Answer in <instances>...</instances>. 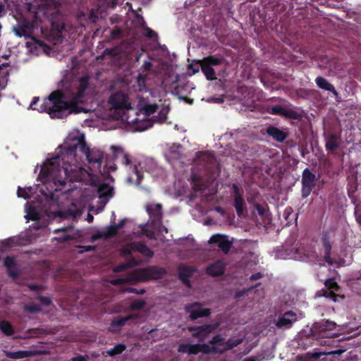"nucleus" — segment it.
I'll list each match as a JSON object with an SVG mask.
<instances>
[{
  "mask_svg": "<svg viewBox=\"0 0 361 361\" xmlns=\"http://www.w3.org/2000/svg\"><path fill=\"white\" fill-rule=\"evenodd\" d=\"M61 149L64 151L61 153L63 166H61L59 156L51 160H48L47 165L42 167V173L47 180H51L55 185H65L66 180L71 181H81L82 176L87 171L73 165L77 161L76 152L79 150L85 156L90 168L95 172L102 173V164L104 159V153L97 148L90 149L87 145L85 136L81 135L73 138L71 143L65 142Z\"/></svg>",
  "mask_w": 361,
  "mask_h": 361,
  "instance_id": "nucleus-1",
  "label": "nucleus"
},
{
  "mask_svg": "<svg viewBox=\"0 0 361 361\" xmlns=\"http://www.w3.org/2000/svg\"><path fill=\"white\" fill-rule=\"evenodd\" d=\"M87 86V78H80L78 91L69 101L65 100V94L59 90L51 92L49 96V101L52 102V107L49 109L50 117L63 118L71 114L87 113V111L78 104Z\"/></svg>",
  "mask_w": 361,
  "mask_h": 361,
  "instance_id": "nucleus-2",
  "label": "nucleus"
},
{
  "mask_svg": "<svg viewBox=\"0 0 361 361\" xmlns=\"http://www.w3.org/2000/svg\"><path fill=\"white\" fill-rule=\"evenodd\" d=\"M112 151L113 159L118 162L121 163L125 166L129 167V175L128 181L130 183H135L136 185L140 186L143 179V173L138 169V166L141 169V163L136 164L130 159V156L126 153L121 147L112 145L111 147Z\"/></svg>",
  "mask_w": 361,
  "mask_h": 361,
  "instance_id": "nucleus-3",
  "label": "nucleus"
},
{
  "mask_svg": "<svg viewBox=\"0 0 361 361\" xmlns=\"http://www.w3.org/2000/svg\"><path fill=\"white\" fill-rule=\"evenodd\" d=\"M336 326L334 322L322 319L314 323L310 331L313 338L320 341V345H329L331 342V338L338 336Z\"/></svg>",
  "mask_w": 361,
  "mask_h": 361,
  "instance_id": "nucleus-4",
  "label": "nucleus"
},
{
  "mask_svg": "<svg viewBox=\"0 0 361 361\" xmlns=\"http://www.w3.org/2000/svg\"><path fill=\"white\" fill-rule=\"evenodd\" d=\"M224 59L223 56H216L215 55H210L204 57L202 59L198 61V63L201 68V71L208 80H216V72L214 66H220L223 63Z\"/></svg>",
  "mask_w": 361,
  "mask_h": 361,
  "instance_id": "nucleus-5",
  "label": "nucleus"
},
{
  "mask_svg": "<svg viewBox=\"0 0 361 361\" xmlns=\"http://www.w3.org/2000/svg\"><path fill=\"white\" fill-rule=\"evenodd\" d=\"M51 28L47 34H45L42 30V33L48 41L52 42L54 44L59 42L62 37V31L64 29V23L62 17L59 13H56L50 19Z\"/></svg>",
  "mask_w": 361,
  "mask_h": 361,
  "instance_id": "nucleus-6",
  "label": "nucleus"
},
{
  "mask_svg": "<svg viewBox=\"0 0 361 361\" xmlns=\"http://www.w3.org/2000/svg\"><path fill=\"white\" fill-rule=\"evenodd\" d=\"M108 102L116 111H125L132 109L128 94L123 90L113 92L109 97Z\"/></svg>",
  "mask_w": 361,
  "mask_h": 361,
  "instance_id": "nucleus-7",
  "label": "nucleus"
},
{
  "mask_svg": "<svg viewBox=\"0 0 361 361\" xmlns=\"http://www.w3.org/2000/svg\"><path fill=\"white\" fill-rule=\"evenodd\" d=\"M166 274V269L157 266H149L144 269H137L135 276L140 281L160 279Z\"/></svg>",
  "mask_w": 361,
  "mask_h": 361,
  "instance_id": "nucleus-8",
  "label": "nucleus"
},
{
  "mask_svg": "<svg viewBox=\"0 0 361 361\" xmlns=\"http://www.w3.org/2000/svg\"><path fill=\"white\" fill-rule=\"evenodd\" d=\"M317 178L308 168L303 170L302 174L301 195L303 199L307 198L316 185Z\"/></svg>",
  "mask_w": 361,
  "mask_h": 361,
  "instance_id": "nucleus-9",
  "label": "nucleus"
},
{
  "mask_svg": "<svg viewBox=\"0 0 361 361\" xmlns=\"http://www.w3.org/2000/svg\"><path fill=\"white\" fill-rule=\"evenodd\" d=\"M185 311L189 314V318L192 321L209 317L212 312L211 309L204 308L203 305L198 302L187 304L185 306Z\"/></svg>",
  "mask_w": 361,
  "mask_h": 361,
  "instance_id": "nucleus-10",
  "label": "nucleus"
},
{
  "mask_svg": "<svg viewBox=\"0 0 361 361\" xmlns=\"http://www.w3.org/2000/svg\"><path fill=\"white\" fill-rule=\"evenodd\" d=\"M232 190L233 195V205L235 209L237 215L239 217H241L246 209V204L243 198V191L235 183L233 184Z\"/></svg>",
  "mask_w": 361,
  "mask_h": 361,
  "instance_id": "nucleus-11",
  "label": "nucleus"
},
{
  "mask_svg": "<svg viewBox=\"0 0 361 361\" xmlns=\"http://www.w3.org/2000/svg\"><path fill=\"white\" fill-rule=\"evenodd\" d=\"M215 329L216 326L213 324H204L202 326L188 327L189 331L192 332V337L198 338L200 341H203Z\"/></svg>",
  "mask_w": 361,
  "mask_h": 361,
  "instance_id": "nucleus-12",
  "label": "nucleus"
},
{
  "mask_svg": "<svg viewBox=\"0 0 361 361\" xmlns=\"http://www.w3.org/2000/svg\"><path fill=\"white\" fill-rule=\"evenodd\" d=\"M268 112L272 115H279L290 119L298 120L301 118V115L298 112L281 105L269 107Z\"/></svg>",
  "mask_w": 361,
  "mask_h": 361,
  "instance_id": "nucleus-13",
  "label": "nucleus"
},
{
  "mask_svg": "<svg viewBox=\"0 0 361 361\" xmlns=\"http://www.w3.org/2000/svg\"><path fill=\"white\" fill-rule=\"evenodd\" d=\"M298 320V316L295 312L290 310L286 312L281 317H279L276 326L279 329H290L294 322Z\"/></svg>",
  "mask_w": 361,
  "mask_h": 361,
  "instance_id": "nucleus-14",
  "label": "nucleus"
},
{
  "mask_svg": "<svg viewBox=\"0 0 361 361\" xmlns=\"http://www.w3.org/2000/svg\"><path fill=\"white\" fill-rule=\"evenodd\" d=\"M209 243L217 244L219 249H221L224 253L227 254L232 245V242L229 241L228 237L224 235L215 234L213 235L209 240Z\"/></svg>",
  "mask_w": 361,
  "mask_h": 361,
  "instance_id": "nucleus-15",
  "label": "nucleus"
},
{
  "mask_svg": "<svg viewBox=\"0 0 361 361\" xmlns=\"http://www.w3.org/2000/svg\"><path fill=\"white\" fill-rule=\"evenodd\" d=\"M267 134L275 141L283 142L289 134L287 130H281L274 126H269L266 129Z\"/></svg>",
  "mask_w": 361,
  "mask_h": 361,
  "instance_id": "nucleus-16",
  "label": "nucleus"
},
{
  "mask_svg": "<svg viewBox=\"0 0 361 361\" xmlns=\"http://www.w3.org/2000/svg\"><path fill=\"white\" fill-rule=\"evenodd\" d=\"M196 269L190 266L180 265L178 268V279L181 282L190 287V281L189 279L192 276Z\"/></svg>",
  "mask_w": 361,
  "mask_h": 361,
  "instance_id": "nucleus-17",
  "label": "nucleus"
},
{
  "mask_svg": "<svg viewBox=\"0 0 361 361\" xmlns=\"http://www.w3.org/2000/svg\"><path fill=\"white\" fill-rule=\"evenodd\" d=\"M321 241L324 250V259L329 264L332 265L334 264V261L331 257L332 245L330 240V236L327 232H323Z\"/></svg>",
  "mask_w": 361,
  "mask_h": 361,
  "instance_id": "nucleus-18",
  "label": "nucleus"
},
{
  "mask_svg": "<svg viewBox=\"0 0 361 361\" xmlns=\"http://www.w3.org/2000/svg\"><path fill=\"white\" fill-rule=\"evenodd\" d=\"M226 264L222 260H217L208 265L206 273L211 276H220L225 272Z\"/></svg>",
  "mask_w": 361,
  "mask_h": 361,
  "instance_id": "nucleus-19",
  "label": "nucleus"
},
{
  "mask_svg": "<svg viewBox=\"0 0 361 361\" xmlns=\"http://www.w3.org/2000/svg\"><path fill=\"white\" fill-rule=\"evenodd\" d=\"M147 212L152 220V224L161 223L162 219V208L160 204L147 206Z\"/></svg>",
  "mask_w": 361,
  "mask_h": 361,
  "instance_id": "nucleus-20",
  "label": "nucleus"
},
{
  "mask_svg": "<svg viewBox=\"0 0 361 361\" xmlns=\"http://www.w3.org/2000/svg\"><path fill=\"white\" fill-rule=\"evenodd\" d=\"M341 143V136L337 134L331 133L325 137V148L328 152H334L340 147Z\"/></svg>",
  "mask_w": 361,
  "mask_h": 361,
  "instance_id": "nucleus-21",
  "label": "nucleus"
},
{
  "mask_svg": "<svg viewBox=\"0 0 361 361\" xmlns=\"http://www.w3.org/2000/svg\"><path fill=\"white\" fill-rule=\"evenodd\" d=\"M4 264L7 269L8 275L12 279H16L19 276V271L15 258L7 256L4 259Z\"/></svg>",
  "mask_w": 361,
  "mask_h": 361,
  "instance_id": "nucleus-22",
  "label": "nucleus"
},
{
  "mask_svg": "<svg viewBox=\"0 0 361 361\" xmlns=\"http://www.w3.org/2000/svg\"><path fill=\"white\" fill-rule=\"evenodd\" d=\"M314 81L319 89L331 92L336 97H338V92L335 89L334 85L330 83L325 78L318 76L315 78Z\"/></svg>",
  "mask_w": 361,
  "mask_h": 361,
  "instance_id": "nucleus-23",
  "label": "nucleus"
},
{
  "mask_svg": "<svg viewBox=\"0 0 361 361\" xmlns=\"http://www.w3.org/2000/svg\"><path fill=\"white\" fill-rule=\"evenodd\" d=\"M132 247L134 251L139 252L142 255L148 257L152 258L154 253V252L149 249L143 242H133L132 243Z\"/></svg>",
  "mask_w": 361,
  "mask_h": 361,
  "instance_id": "nucleus-24",
  "label": "nucleus"
},
{
  "mask_svg": "<svg viewBox=\"0 0 361 361\" xmlns=\"http://www.w3.org/2000/svg\"><path fill=\"white\" fill-rule=\"evenodd\" d=\"M118 233V229L116 228L114 224L110 225L106 228L104 231L98 232L97 233L93 235L94 240H98L101 238H109L116 235Z\"/></svg>",
  "mask_w": 361,
  "mask_h": 361,
  "instance_id": "nucleus-25",
  "label": "nucleus"
},
{
  "mask_svg": "<svg viewBox=\"0 0 361 361\" xmlns=\"http://www.w3.org/2000/svg\"><path fill=\"white\" fill-rule=\"evenodd\" d=\"M5 356L10 359H22L29 357L35 355V353L31 350H18L15 352L4 350Z\"/></svg>",
  "mask_w": 361,
  "mask_h": 361,
  "instance_id": "nucleus-26",
  "label": "nucleus"
},
{
  "mask_svg": "<svg viewBox=\"0 0 361 361\" xmlns=\"http://www.w3.org/2000/svg\"><path fill=\"white\" fill-rule=\"evenodd\" d=\"M191 184L195 192H204L207 189V184L204 179L199 175L193 174L191 176Z\"/></svg>",
  "mask_w": 361,
  "mask_h": 361,
  "instance_id": "nucleus-27",
  "label": "nucleus"
},
{
  "mask_svg": "<svg viewBox=\"0 0 361 361\" xmlns=\"http://www.w3.org/2000/svg\"><path fill=\"white\" fill-rule=\"evenodd\" d=\"M39 101L38 97H34L32 102L30 103V108L34 110H37L39 112H47L49 114V109L52 107V102L49 101H44L43 103L39 106L37 107V103Z\"/></svg>",
  "mask_w": 361,
  "mask_h": 361,
  "instance_id": "nucleus-28",
  "label": "nucleus"
},
{
  "mask_svg": "<svg viewBox=\"0 0 361 361\" xmlns=\"http://www.w3.org/2000/svg\"><path fill=\"white\" fill-rule=\"evenodd\" d=\"M133 318H135L134 315H129L126 317H118L112 320L111 323V328L115 331L118 330L122 326H123L128 320H130L131 319Z\"/></svg>",
  "mask_w": 361,
  "mask_h": 361,
  "instance_id": "nucleus-29",
  "label": "nucleus"
},
{
  "mask_svg": "<svg viewBox=\"0 0 361 361\" xmlns=\"http://www.w3.org/2000/svg\"><path fill=\"white\" fill-rule=\"evenodd\" d=\"M200 346V343L180 345L178 347V351L183 353H188L190 355H197L201 351Z\"/></svg>",
  "mask_w": 361,
  "mask_h": 361,
  "instance_id": "nucleus-30",
  "label": "nucleus"
},
{
  "mask_svg": "<svg viewBox=\"0 0 361 361\" xmlns=\"http://www.w3.org/2000/svg\"><path fill=\"white\" fill-rule=\"evenodd\" d=\"M198 158L201 161L205 162L208 168L216 166V160L214 157L207 152H200Z\"/></svg>",
  "mask_w": 361,
  "mask_h": 361,
  "instance_id": "nucleus-31",
  "label": "nucleus"
},
{
  "mask_svg": "<svg viewBox=\"0 0 361 361\" xmlns=\"http://www.w3.org/2000/svg\"><path fill=\"white\" fill-rule=\"evenodd\" d=\"M73 226H63L61 228H59L58 229H56L54 233H60V232H63V233L58 237L56 238V240L59 241V242H61V243H64V242H67L68 240H71L72 239H73V238L71 235H68V234H66V232L70 229H73Z\"/></svg>",
  "mask_w": 361,
  "mask_h": 361,
  "instance_id": "nucleus-32",
  "label": "nucleus"
},
{
  "mask_svg": "<svg viewBox=\"0 0 361 361\" xmlns=\"http://www.w3.org/2000/svg\"><path fill=\"white\" fill-rule=\"evenodd\" d=\"M98 193L99 198L111 197L113 188L106 183H103L98 188Z\"/></svg>",
  "mask_w": 361,
  "mask_h": 361,
  "instance_id": "nucleus-33",
  "label": "nucleus"
},
{
  "mask_svg": "<svg viewBox=\"0 0 361 361\" xmlns=\"http://www.w3.org/2000/svg\"><path fill=\"white\" fill-rule=\"evenodd\" d=\"M0 330L6 336H12L15 332L12 324L6 320L0 322Z\"/></svg>",
  "mask_w": 361,
  "mask_h": 361,
  "instance_id": "nucleus-34",
  "label": "nucleus"
},
{
  "mask_svg": "<svg viewBox=\"0 0 361 361\" xmlns=\"http://www.w3.org/2000/svg\"><path fill=\"white\" fill-rule=\"evenodd\" d=\"M242 343V339H229L227 341H225L224 347L220 348V354H223L225 352L233 349V348L238 346Z\"/></svg>",
  "mask_w": 361,
  "mask_h": 361,
  "instance_id": "nucleus-35",
  "label": "nucleus"
},
{
  "mask_svg": "<svg viewBox=\"0 0 361 361\" xmlns=\"http://www.w3.org/2000/svg\"><path fill=\"white\" fill-rule=\"evenodd\" d=\"M2 244L5 247H11L15 246H20L23 245V243L20 238L18 236H13L4 240Z\"/></svg>",
  "mask_w": 361,
  "mask_h": 361,
  "instance_id": "nucleus-36",
  "label": "nucleus"
},
{
  "mask_svg": "<svg viewBox=\"0 0 361 361\" xmlns=\"http://www.w3.org/2000/svg\"><path fill=\"white\" fill-rule=\"evenodd\" d=\"M297 214H294L293 209L290 207H288L284 209L283 217L286 220L287 225L292 224L293 221L296 220Z\"/></svg>",
  "mask_w": 361,
  "mask_h": 361,
  "instance_id": "nucleus-37",
  "label": "nucleus"
},
{
  "mask_svg": "<svg viewBox=\"0 0 361 361\" xmlns=\"http://www.w3.org/2000/svg\"><path fill=\"white\" fill-rule=\"evenodd\" d=\"M126 349V345L123 343H119L106 351L108 355L114 357L121 354Z\"/></svg>",
  "mask_w": 361,
  "mask_h": 361,
  "instance_id": "nucleus-38",
  "label": "nucleus"
},
{
  "mask_svg": "<svg viewBox=\"0 0 361 361\" xmlns=\"http://www.w3.org/2000/svg\"><path fill=\"white\" fill-rule=\"evenodd\" d=\"M201 353L204 354L220 353V348L218 346H210L209 344H200Z\"/></svg>",
  "mask_w": 361,
  "mask_h": 361,
  "instance_id": "nucleus-39",
  "label": "nucleus"
},
{
  "mask_svg": "<svg viewBox=\"0 0 361 361\" xmlns=\"http://www.w3.org/2000/svg\"><path fill=\"white\" fill-rule=\"evenodd\" d=\"M158 105L156 104H147L141 107L140 111L147 116L156 112Z\"/></svg>",
  "mask_w": 361,
  "mask_h": 361,
  "instance_id": "nucleus-40",
  "label": "nucleus"
},
{
  "mask_svg": "<svg viewBox=\"0 0 361 361\" xmlns=\"http://www.w3.org/2000/svg\"><path fill=\"white\" fill-rule=\"evenodd\" d=\"M226 339L221 335L214 336L212 339L209 341V344L213 346H218L219 348L224 347Z\"/></svg>",
  "mask_w": 361,
  "mask_h": 361,
  "instance_id": "nucleus-41",
  "label": "nucleus"
},
{
  "mask_svg": "<svg viewBox=\"0 0 361 361\" xmlns=\"http://www.w3.org/2000/svg\"><path fill=\"white\" fill-rule=\"evenodd\" d=\"M324 285L329 290H334L338 291L340 289V286L333 278L326 279L324 282Z\"/></svg>",
  "mask_w": 361,
  "mask_h": 361,
  "instance_id": "nucleus-42",
  "label": "nucleus"
},
{
  "mask_svg": "<svg viewBox=\"0 0 361 361\" xmlns=\"http://www.w3.org/2000/svg\"><path fill=\"white\" fill-rule=\"evenodd\" d=\"M14 32L18 37H25L26 38H30V33L27 32L23 25L20 23L17 27L14 28Z\"/></svg>",
  "mask_w": 361,
  "mask_h": 361,
  "instance_id": "nucleus-43",
  "label": "nucleus"
},
{
  "mask_svg": "<svg viewBox=\"0 0 361 361\" xmlns=\"http://www.w3.org/2000/svg\"><path fill=\"white\" fill-rule=\"evenodd\" d=\"M145 305H146V302L145 300H143V299L136 300L130 304V309L132 311L141 310L145 306Z\"/></svg>",
  "mask_w": 361,
  "mask_h": 361,
  "instance_id": "nucleus-44",
  "label": "nucleus"
},
{
  "mask_svg": "<svg viewBox=\"0 0 361 361\" xmlns=\"http://www.w3.org/2000/svg\"><path fill=\"white\" fill-rule=\"evenodd\" d=\"M343 351L341 350H334V351H329V352H318V353H313L312 354V358L317 360L319 359L322 356L324 355H341Z\"/></svg>",
  "mask_w": 361,
  "mask_h": 361,
  "instance_id": "nucleus-45",
  "label": "nucleus"
},
{
  "mask_svg": "<svg viewBox=\"0 0 361 361\" xmlns=\"http://www.w3.org/2000/svg\"><path fill=\"white\" fill-rule=\"evenodd\" d=\"M25 310L30 313H36L41 311V308L36 304L27 305L25 307Z\"/></svg>",
  "mask_w": 361,
  "mask_h": 361,
  "instance_id": "nucleus-46",
  "label": "nucleus"
},
{
  "mask_svg": "<svg viewBox=\"0 0 361 361\" xmlns=\"http://www.w3.org/2000/svg\"><path fill=\"white\" fill-rule=\"evenodd\" d=\"M21 24L23 25V27L25 28L27 32L30 33V36L31 37V33L35 28V23L34 22H30L29 20H23Z\"/></svg>",
  "mask_w": 361,
  "mask_h": 361,
  "instance_id": "nucleus-47",
  "label": "nucleus"
},
{
  "mask_svg": "<svg viewBox=\"0 0 361 361\" xmlns=\"http://www.w3.org/2000/svg\"><path fill=\"white\" fill-rule=\"evenodd\" d=\"M260 285H261V283H258L255 286H252L249 288H244V289L237 292L235 294V298H240L243 297L244 295L247 294L248 292H250L254 288H257Z\"/></svg>",
  "mask_w": 361,
  "mask_h": 361,
  "instance_id": "nucleus-48",
  "label": "nucleus"
},
{
  "mask_svg": "<svg viewBox=\"0 0 361 361\" xmlns=\"http://www.w3.org/2000/svg\"><path fill=\"white\" fill-rule=\"evenodd\" d=\"M135 252L132 247V243H129L127 247H124L121 250V255L123 257H127L132 255V253Z\"/></svg>",
  "mask_w": 361,
  "mask_h": 361,
  "instance_id": "nucleus-49",
  "label": "nucleus"
},
{
  "mask_svg": "<svg viewBox=\"0 0 361 361\" xmlns=\"http://www.w3.org/2000/svg\"><path fill=\"white\" fill-rule=\"evenodd\" d=\"M129 269V266H128L127 263H121L114 267L113 269L114 272L118 273L121 271H124Z\"/></svg>",
  "mask_w": 361,
  "mask_h": 361,
  "instance_id": "nucleus-50",
  "label": "nucleus"
},
{
  "mask_svg": "<svg viewBox=\"0 0 361 361\" xmlns=\"http://www.w3.org/2000/svg\"><path fill=\"white\" fill-rule=\"evenodd\" d=\"M167 112L163 109H161L158 116L155 117L154 120L157 122L162 123L166 119Z\"/></svg>",
  "mask_w": 361,
  "mask_h": 361,
  "instance_id": "nucleus-51",
  "label": "nucleus"
},
{
  "mask_svg": "<svg viewBox=\"0 0 361 361\" xmlns=\"http://www.w3.org/2000/svg\"><path fill=\"white\" fill-rule=\"evenodd\" d=\"M122 31L118 27H116L111 31V37L112 39H119L121 37Z\"/></svg>",
  "mask_w": 361,
  "mask_h": 361,
  "instance_id": "nucleus-52",
  "label": "nucleus"
},
{
  "mask_svg": "<svg viewBox=\"0 0 361 361\" xmlns=\"http://www.w3.org/2000/svg\"><path fill=\"white\" fill-rule=\"evenodd\" d=\"M26 217L28 219H31L32 221H37V220L39 219V214L36 211L31 210L30 212H29V213L27 214Z\"/></svg>",
  "mask_w": 361,
  "mask_h": 361,
  "instance_id": "nucleus-53",
  "label": "nucleus"
},
{
  "mask_svg": "<svg viewBox=\"0 0 361 361\" xmlns=\"http://www.w3.org/2000/svg\"><path fill=\"white\" fill-rule=\"evenodd\" d=\"M128 266H129V269L136 267L140 264L141 260H138L135 259L134 257L130 258L127 262Z\"/></svg>",
  "mask_w": 361,
  "mask_h": 361,
  "instance_id": "nucleus-54",
  "label": "nucleus"
},
{
  "mask_svg": "<svg viewBox=\"0 0 361 361\" xmlns=\"http://www.w3.org/2000/svg\"><path fill=\"white\" fill-rule=\"evenodd\" d=\"M142 233L145 235L148 238L154 240L155 239V233L153 231L149 230V229H142Z\"/></svg>",
  "mask_w": 361,
  "mask_h": 361,
  "instance_id": "nucleus-55",
  "label": "nucleus"
},
{
  "mask_svg": "<svg viewBox=\"0 0 361 361\" xmlns=\"http://www.w3.org/2000/svg\"><path fill=\"white\" fill-rule=\"evenodd\" d=\"M127 292L128 293H135V294H137V295H142L144 294L146 291L144 288H140V289H137V288H128L127 289Z\"/></svg>",
  "mask_w": 361,
  "mask_h": 361,
  "instance_id": "nucleus-56",
  "label": "nucleus"
},
{
  "mask_svg": "<svg viewBox=\"0 0 361 361\" xmlns=\"http://www.w3.org/2000/svg\"><path fill=\"white\" fill-rule=\"evenodd\" d=\"M38 299L42 304L46 306H49L51 302V298L49 297L40 295L39 296Z\"/></svg>",
  "mask_w": 361,
  "mask_h": 361,
  "instance_id": "nucleus-57",
  "label": "nucleus"
},
{
  "mask_svg": "<svg viewBox=\"0 0 361 361\" xmlns=\"http://www.w3.org/2000/svg\"><path fill=\"white\" fill-rule=\"evenodd\" d=\"M137 82L140 87H145L146 82V76L142 74H139L137 78Z\"/></svg>",
  "mask_w": 361,
  "mask_h": 361,
  "instance_id": "nucleus-58",
  "label": "nucleus"
},
{
  "mask_svg": "<svg viewBox=\"0 0 361 361\" xmlns=\"http://www.w3.org/2000/svg\"><path fill=\"white\" fill-rule=\"evenodd\" d=\"M255 208L260 216H263L265 214V209L262 205L257 203L255 205Z\"/></svg>",
  "mask_w": 361,
  "mask_h": 361,
  "instance_id": "nucleus-59",
  "label": "nucleus"
},
{
  "mask_svg": "<svg viewBox=\"0 0 361 361\" xmlns=\"http://www.w3.org/2000/svg\"><path fill=\"white\" fill-rule=\"evenodd\" d=\"M126 281H127L126 279L118 278V279H115L111 280L110 281V283L112 285L118 286V285H122V284L125 283Z\"/></svg>",
  "mask_w": 361,
  "mask_h": 361,
  "instance_id": "nucleus-60",
  "label": "nucleus"
},
{
  "mask_svg": "<svg viewBox=\"0 0 361 361\" xmlns=\"http://www.w3.org/2000/svg\"><path fill=\"white\" fill-rule=\"evenodd\" d=\"M329 290L326 288H322L320 290L317 291L316 293L317 297H325L327 298L328 297Z\"/></svg>",
  "mask_w": 361,
  "mask_h": 361,
  "instance_id": "nucleus-61",
  "label": "nucleus"
},
{
  "mask_svg": "<svg viewBox=\"0 0 361 361\" xmlns=\"http://www.w3.org/2000/svg\"><path fill=\"white\" fill-rule=\"evenodd\" d=\"M147 33L146 37L149 38H154L157 37V32H155L154 30L150 29L149 27H147L146 29Z\"/></svg>",
  "mask_w": 361,
  "mask_h": 361,
  "instance_id": "nucleus-62",
  "label": "nucleus"
},
{
  "mask_svg": "<svg viewBox=\"0 0 361 361\" xmlns=\"http://www.w3.org/2000/svg\"><path fill=\"white\" fill-rule=\"evenodd\" d=\"M262 277H263V274L260 272H257V273L252 274L249 279L250 281H255L262 279Z\"/></svg>",
  "mask_w": 361,
  "mask_h": 361,
  "instance_id": "nucleus-63",
  "label": "nucleus"
},
{
  "mask_svg": "<svg viewBox=\"0 0 361 361\" xmlns=\"http://www.w3.org/2000/svg\"><path fill=\"white\" fill-rule=\"evenodd\" d=\"M152 66V63L150 61H145L144 63L142 66V69L143 71H147L150 70V68Z\"/></svg>",
  "mask_w": 361,
  "mask_h": 361,
  "instance_id": "nucleus-64",
  "label": "nucleus"
}]
</instances>
